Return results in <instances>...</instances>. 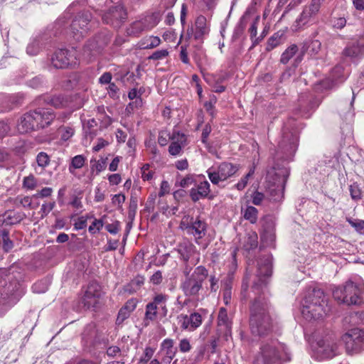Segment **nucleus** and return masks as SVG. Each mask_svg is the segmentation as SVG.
<instances>
[{
	"label": "nucleus",
	"instance_id": "obj_28",
	"mask_svg": "<svg viewBox=\"0 0 364 364\" xmlns=\"http://www.w3.org/2000/svg\"><path fill=\"white\" fill-rule=\"evenodd\" d=\"M241 213L243 218L250 223L255 224L257 223L258 218V210L256 208L248 205L245 208H242Z\"/></svg>",
	"mask_w": 364,
	"mask_h": 364
},
{
	"label": "nucleus",
	"instance_id": "obj_33",
	"mask_svg": "<svg viewBox=\"0 0 364 364\" xmlns=\"http://www.w3.org/2000/svg\"><path fill=\"white\" fill-rule=\"evenodd\" d=\"M85 157L81 154L73 157L68 167L69 172L74 174L75 169L81 168L85 165Z\"/></svg>",
	"mask_w": 364,
	"mask_h": 364
},
{
	"label": "nucleus",
	"instance_id": "obj_41",
	"mask_svg": "<svg viewBox=\"0 0 364 364\" xmlns=\"http://www.w3.org/2000/svg\"><path fill=\"white\" fill-rule=\"evenodd\" d=\"M321 48V43L318 40H313L307 47V52L311 56L316 55Z\"/></svg>",
	"mask_w": 364,
	"mask_h": 364
},
{
	"label": "nucleus",
	"instance_id": "obj_49",
	"mask_svg": "<svg viewBox=\"0 0 364 364\" xmlns=\"http://www.w3.org/2000/svg\"><path fill=\"white\" fill-rule=\"evenodd\" d=\"M168 55V51L166 49H161L154 51L149 59L154 60H162Z\"/></svg>",
	"mask_w": 364,
	"mask_h": 364
},
{
	"label": "nucleus",
	"instance_id": "obj_20",
	"mask_svg": "<svg viewBox=\"0 0 364 364\" xmlns=\"http://www.w3.org/2000/svg\"><path fill=\"white\" fill-rule=\"evenodd\" d=\"M191 32L195 40L201 41L204 36L207 35L209 32L206 18L203 16H198L195 21V28H191V31L188 30V36L191 35Z\"/></svg>",
	"mask_w": 364,
	"mask_h": 364
},
{
	"label": "nucleus",
	"instance_id": "obj_15",
	"mask_svg": "<svg viewBox=\"0 0 364 364\" xmlns=\"http://www.w3.org/2000/svg\"><path fill=\"white\" fill-rule=\"evenodd\" d=\"M102 295V287L97 282H91L87 286L82 297V303L87 309L97 307Z\"/></svg>",
	"mask_w": 364,
	"mask_h": 364
},
{
	"label": "nucleus",
	"instance_id": "obj_23",
	"mask_svg": "<svg viewBox=\"0 0 364 364\" xmlns=\"http://www.w3.org/2000/svg\"><path fill=\"white\" fill-rule=\"evenodd\" d=\"M210 192V184L207 181L200 182L190 191V197L193 202L206 198Z\"/></svg>",
	"mask_w": 364,
	"mask_h": 364
},
{
	"label": "nucleus",
	"instance_id": "obj_54",
	"mask_svg": "<svg viewBox=\"0 0 364 364\" xmlns=\"http://www.w3.org/2000/svg\"><path fill=\"white\" fill-rule=\"evenodd\" d=\"M55 205V203L54 201L42 204L41 208V213L42 217L46 216L50 212H51L54 208Z\"/></svg>",
	"mask_w": 364,
	"mask_h": 364
},
{
	"label": "nucleus",
	"instance_id": "obj_61",
	"mask_svg": "<svg viewBox=\"0 0 364 364\" xmlns=\"http://www.w3.org/2000/svg\"><path fill=\"white\" fill-rule=\"evenodd\" d=\"M168 139H171V136L165 132H161L159 135L158 142L161 146H164L167 144Z\"/></svg>",
	"mask_w": 364,
	"mask_h": 364
},
{
	"label": "nucleus",
	"instance_id": "obj_24",
	"mask_svg": "<svg viewBox=\"0 0 364 364\" xmlns=\"http://www.w3.org/2000/svg\"><path fill=\"white\" fill-rule=\"evenodd\" d=\"M171 143L168 147V152L172 156H178L182 150V147L186 144V136L179 132H174L171 136Z\"/></svg>",
	"mask_w": 364,
	"mask_h": 364
},
{
	"label": "nucleus",
	"instance_id": "obj_3",
	"mask_svg": "<svg viewBox=\"0 0 364 364\" xmlns=\"http://www.w3.org/2000/svg\"><path fill=\"white\" fill-rule=\"evenodd\" d=\"M269 305L264 297L259 295L250 307V326L252 334L263 336L272 329Z\"/></svg>",
	"mask_w": 364,
	"mask_h": 364
},
{
	"label": "nucleus",
	"instance_id": "obj_48",
	"mask_svg": "<svg viewBox=\"0 0 364 364\" xmlns=\"http://www.w3.org/2000/svg\"><path fill=\"white\" fill-rule=\"evenodd\" d=\"M40 50V43L38 40L31 42L26 48V52L30 55H36Z\"/></svg>",
	"mask_w": 364,
	"mask_h": 364
},
{
	"label": "nucleus",
	"instance_id": "obj_51",
	"mask_svg": "<svg viewBox=\"0 0 364 364\" xmlns=\"http://www.w3.org/2000/svg\"><path fill=\"white\" fill-rule=\"evenodd\" d=\"M351 198L353 200H358L361 198V191L357 183H353L349 187Z\"/></svg>",
	"mask_w": 364,
	"mask_h": 364
},
{
	"label": "nucleus",
	"instance_id": "obj_10",
	"mask_svg": "<svg viewBox=\"0 0 364 364\" xmlns=\"http://www.w3.org/2000/svg\"><path fill=\"white\" fill-rule=\"evenodd\" d=\"M323 1L311 0L309 4L304 7L302 12L294 21V26L296 31L304 28L305 26L314 22Z\"/></svg>",
	"mask_w": 364,
	"mask_h": 364
},
{
	"label": "nucleus",
	"instance_id": "obj_8",
	"mask_svg": "<svg viewBox=\"0 0 364 364\" xmlns=\"http://www.w3.org/2000/svg\"><path fill=\"white\" fill-rule=\"evenodd\" d=\"M348 354L359 353L364 350V330L358 328L348 331L341 336Z\"/></svg>",
	"mask_w": 364,
	"mask_h": 364
},
{
	"label": "nucleus",
	"instance_id": "obj_32",
	"mask_svg": "<svg viewBox=\"0 0 364 364\" xmlns=\"http://www.w3.org/2000/svg\"><path fill=\"white\" fill-rule=\"evenodd\" d=\"M283 36L284 33L281 31L274 33L267 41L266 50L270 51L280 45L283 41Z\"/></svg>",
	"mask_w": 364,
	"mask_h": 364
},
{
	"label": "nucleus",
	"instance_id": "obj_40",
	"mask_svg": "<svg viewBox=\"0 0 364 364\" xmlns=\"http://www.w3.org/2000/svg\"><path fill=\"white\" fill-rule=\"evenodd\" d=\"M167 300V296L159 294L154 297L153 301L150 302L154 304L156 307L161 308L162 310L166 311V302Z\"/></svg>",
	"mask_w": 364,
	"mask_h": 364
},
{
	"label": "nucleus",
	"instance_id": "obj_7",
	"mask_svg": "<svg viewBox=\"0 0 364 364\" xmlns=\"http://www.w3.org/2000/svg\"><path fill=\"white\" fill-rule=\"evenodd\" d=\"M208 277V271L203 266L195 268L191 276L185 278L181 284V289L186 296L195 297L202 289L203 283Z\"/></svg>",
	"mask_w": 364,
	"mask_h": 364
},
{
	"label": "nucleus",
	"instance_id": "obj_16",
	"mask_svg": "<svg viewBox=\"0 0 364 364\" xmlns=\"http://www.w3.org/2000/svg\"><path fill=\"white\" fill-rule=\"evenodd\" d=\"M91 18V14L88 11L80 12L75 17L70 27L76 40L79 41L87 33Z\"/></svg>",
	"mask_w": 364,
	"mask_h": 364
},
{
	"label": "nucleus",
	"instance_id": "obj_12",
	"mask_svg": "<svg viewBox=\"0 0 364 364\" xmlns=\"http://www.w3.org/2000/svg\"><path fill=\"white\" fill-rule=\"evenodd\" d=\"M108 42L109 40L105 35H99L89 40L82 48V57L87 62L92 61L101 53Z\"/></svg>",
	"mask_w": 364,
	"mask_h": 364
},
{
	"label": "nucleus",
	"instance_id": "obj_59",
	"mask_svg": "<svg viewBox=\"0 0 364 364\" xmlns=\"http://www.w3.org/2000/svg\"><path fill=\"white\" fill-rule=\"evenodd\" d=\"M264 198V196L262 193L255 191L252 195V203L255 205H259Z\"/></svg>",
	"mask_w": 364,
	"mask_h": 364
},
{
	"label": "nucleus",
	"instance_id": "obj_9",
	"mask_svg": "<svg viewBox=\"0 0 364 364\" xmlns=\"http://www.w3.org/2000/svg\"><path fill=\"white\" fill-rule=\"evenodd\" d=\"M78 63L77 52L74 48L57 50L51 58V64L57 69L74 67Z\"/></svg>",
	"mask_w": 364,
	"mask_h": 364
},
{
	"label": "nucleus",
	"instance_id": "obj_6",
	"mask_svg": "<svg viewBox=\"0 0 364 364\" xmlns=\"http://www.w3.org/2000/svg\"><path fill=\"white\" fill-rule=\"evenodd\" d=\"M362 293V284L355 283L349 279L343 287H336L333 291V296L335 300L340 303L357 305L361 302Z\"/></svg>",
	"mask_w": 364,
	"mask_h": 364
},
{
	"label": "nucleus",
	"instance_id": "obj_18",
	"mask_svg": "<svg viewBox=\"0 0 364 364\" xmlns=\"http://www.w3.org/2000/svg\"><path fill=\"white\" fill-rule=\"evenodd\" d=\"M316 346V352L321 359L331 358L337 353V344L330 337L318 340Z\"/></svg>",
	"mask_w": 364,
	"mask_h": 364
},
{
	"label": "nucleus",
	"instance_id": "obj_21",
	"mask_svg": "<svg viewBox=\"0 0 364 364\" xmlns=\"http://www.w3.org/2000/svg\"><path fill=\"white\" fill-rule=\"evenodd\" d=\"M160 351L162 355L161 363L169 364L177 352V348L174 346L173 340L171 338L164 339L161 343Z\"/></svg>",
	"mask_w": 364,
	"mask_h": 364
},
{
	"label": "nucleus",
	"instance_id": "obj_29",
	"mask_svg": "<svg viewBox=\"0 0 364 364\" xmlns=\"http://www.w3.org/2000/svg\"><path fill=\"white\" fill-rule=\"evenodd\" d=\"M25 217L26 215L23 213L8 211L5 214L4 223L6 225L17 224L23 220Z\"/></svg>",
	"mask_w": 364,
	"mask_h": 364
},
{
	"label": "nucleus",
	"instance_id": "obj_5",
	"mask_svg": "<svg viewBox=\"0 0 364 364\" xmlns=\"http://www.w3.org/2000/svg\"><path fill=\"white\" fill-rule=\"evenodd\" d=\"M290 353L284 344L277 340L263 343L254 364H279L280 361L290 360Z\"/></svg>",
	"mask_w": 364,
	"mask_h": 364
},
{
	"label": "nucleus",
	"instance_id": "obj_45",
	"mask_svg": "<svg viewBox=\"0 0 364 364\" xmlns=\"http://www.w3.org/2000/svg\"><path fill=\"white\" fill-rule=\"evenodd\" d=\"M15 204L17 206L31 208L32 200L30 196H18L15 199Z\"/></svg>",
	"mask_w": 364,
	"mask_h": 364
},
{
	"label": "nucleus",
	"instance_id": "obj_17",
	"mask_svg": "<svg viewBox=\"0 0 364 364\" xmlns=\"http://www.w3.org/2000/svg\"><path fill=\"white\" fill-rule=\"evenodd\" d=\"M181 225L188 235L194 237L197 242L198 240L202 239L206 235L208 225L204 220H201L198 217L196 218L192 217L187 223L182 220Z\"/></svg>",
	"mask_w": 364,
	"mask_h": 364
},
{
	"label": "nucleus",
	"instance_id": "obj_63",
	"mask_svg": "<svg viewBox=\"0 0 364 364\" xmlns=\"http://www.w3.org/2000/svg\"><path fill=\"white\" fill-rule=\"evenodd\" d=\"M53 193V188L50 187H45L42 188L38 193H36L33 196L36 198H46L50 196Z\"/></svg>",
	"mask_w": 364,
	"mask_h": 364
},
{
	"label": "nucleus",
	"instance_id": "obj_1",
	"mask_svg": "<svg viewBox=\"0 0 364 364\" xmlns=\"http://www.w3.org/2000/svg\"><path fill=\"white\" fill-rule=\"evenodd\" d=\"M298 146V137L291 132L283 130L282 138L278 144V149L274 156V164L267 171V182L269 199L279 202L284 198V191L289 170L282 163H289L294 159Z\"/></svg>",
	"mask_w": 364,
	"mask_h": 364
},
{
	"label": "nucleus",
	"instance_id": "obj_56",
	"mask_svg": "<svg viewBox=\"0 0 364 364\" xmlns=\"http://www.w3.org/2000/svg\"><path fill=\"white\" fill-rule=\"evenodd\" d=\"M141 177L144 181H149L153 178V173L149 171L148 164H144L141 168Z\"/></svg>",
	"mask_w": 364,
	"mask_h": 364
},
{
	"label": "nucleus",
	"instance_id": "obj_4",
	"mask_svg": "<svg viewBox=\"0 0 364 364\" xmlns=\"http://www.w3.org/2000/svg\"><path fill=\"white\" fill-rule=\"evenodd\" d=\"M55 118V114L48 108L39 107L26 112L19 119L17 129L20 134L45 129L50 126Z\"/></svg>",
	"mask_w": 364,
	"mask_h": 364
},
{
	"label": "nucleus",
	"instance_id": "obj_30",
	"mask_svg": "<svg viewBox=\"0 0 364 364\" xmlns=\"http://www.w3.org/2000/svg\"><path fill=\"white\" fill-rule=\"evenodd\" d=\"M141 92H139L136 88L132 89L128 93V97L130 100H134V102H130L127 106L128 108L133 109L134 108H138L142 105V100L141 98Z\"/></svg>",
	"mask_w": 364,
	"mask_h": 364
},
{
	"label": "nucleus",
	"instance_id": "obj_37",
	"mask_svg": "<svg viewBox=\"0 0 364 364\" xmlns=\"http://www.w3.org/2000/svg\"><path fill=\"white\" fill-rule=\"evenodd\" d=\"M255 171V166H252L250 168L249 172L245 176H243L237 183L235 184V187L237 190L242 191L246 187L249 179L253 176Z\"/></svg>",
	"mask_w": 364,
	"mask_h": 364
},
{
	"label": "nucleus",
	"instance_id": "obj_13",
	"mask_svg": "<svg viewBox=\"0 0 364 364\" xmlns=\"http://www.w3.org/2000/svg\"><path fill=\"white\" fill-rule=\"evenodd\" d=\"M272 257L265 255L258 262V277L259 283H255L252 289L255 294H260L263 287L266 285L265 279L272 275Z\"/></svg>",
	"mask_w": 364,
	"mask_h": 364
},
{
	"label": "nucleus",
	"instance_id": "obj_25",
	"mask_svg": "<svg viewBox=\"0 0 364 364\" xmlns=\"http://www.w3.org/2000/svg\"><path fill=\"white\" fill-rule=\"evenodd\" d=\"M363 50V46L358 41L350 43L343 50V55L346 57L356 58L359 56Z\"/></svg>",
	"mask_w": 364,
	"mask_h": 364
},
{
	"label": "nucleus",
	"instance_id": "obj_36",
	"mask_svg": "<svg viewBox=\"0 0 364 364\" xmlns=\"http://www.w3.org/2000/svg\"><path fill=\"white\" fill-rule=\"evenodd\" d=\"M144 27H146V26L143 25L141 19L136 21L128 28L127 33L129 36H137L142 31H146Z\"/></svg>",
	"mask_w": 364,
	"mask_h": 364
},
{
	"label": "nucleus",
	"instance_id": "obj_46",
	"mask_svg": "<svg viewBox=\"0 0 364 364\" xmlns=\"http://www.w3.org/2000/svg\"><path fill=\"white\" fill-rule=\"evenodd\" d=\"M36 161L39 166L45 168L49 164L50 157L46 153L41 151L38 154Z\"/></svg>",
	"mask_w": 364,
	"mask_h": 364
},
{
	"label": "nucleus",
	"instance_id": "obj_31",
	"mask_svg": "<svg viewBox=\"0 0 364 364\" xmlns=\"http://www.w3.org/2000/svg\"><path fill=\"white\" fill-rule=\"evenodd\" d=\"M158 309L154 304L150 302L146 304L144 319L146 326L149 325L150 321H153L156 318Z\"/></svg>",
	"mask_w": 364,
	"mask_h": 364
},
{
	"label": "nucleus",
	"instance_id": "obj_62",
	"mask_svg": "<svg viewBox=\"0 0 364 364\" xmlns=\"http://www.w3.org/2000/svg\"><path fill=\"white\" fill-rule=\"evenodd\" d=\"M170 191V186L168 181H163L161 183L160 190L158 193L159 197H163Z\"/></svg>",
	"mask_w": 364,
	"mask_h": 364
},
{
	"label": "nucleus",
	"instance_id": "obj_26",
	"mask_svg": "<svg viewBox=\"0 0 364 364\" xmlns=\"http://www.w3.org/2000/svg\"><path fill=\"white\" fill-rule=\"evenodd\" d=\"M160 43L159 37L149 36L142 38L139 43V46L141 49H151L159 46Z\"/></svg>",
	"mask_w": 364,
	"mask_h": 364
},
{
	"label": "nucleus",
	"instance_id": "obj_57",
	"mask_svg": "<svg viewBox=\"0 0 364 364\" xmlns=\"http://www.w3.org/2000/svg\"><path fill=\"white\" fill-rule=\"evenodd\" d=\"M32 289L35 293H43L48 289V285L43 282H38L32 286Z\"/></svg>",
	"mask_w": 364,
	"mask_h": 364
},
{
	"label": "nucleus",
	"instance_id": "obj_53",
	"mask_svg": "<svg viewBox=\"0 0 364 364\" xmlns=\"http://www.w3.org/2000/svg\"><path fill=\"white\" fill-rule=\"evenodd\" d=\"M212 131L211 126L209 123L206 124L202 131L201 141L205 145L208 144V139Z\"/></svg>",
	"mask_w": 364,
	"mask_h": 364
},
{
	"label": "nucleus",
	"instance_id": "obj_27",
	"mask_svg": "<svg viewBox=\"0 0 364 364\" xmlns=\"http://www.w3.org/2000/svg\"><path fill=\"white\" fill-rule=\"evenodd\" d=\"M196 252V247L193 244H186L180 246L178 253L180 258L185 262L188 263L191 257Z\"/></svg>",
	"mask_w": 364,
	"mask_h": 364
},
{
	"label": "nucleus",
	"instance_id": "obj_14",
	"mask_svg": "<svg viewBox=\"0 0 364 364\" xmlns=\"http://www.w3.org/2000/svg\"><path fill=\"white\" fill-rule=\"evenodd\" d=\"M126 18L127 12L122 4L112 6L102 15V21L114 28H119Z\"/></svg>",
	"mask_w": 364,
	"mask_h": 364
},
{
	"label": "nucleus",
	"instance_id": "obj_52",
	"mask_svg": "<svg viewBox=\"0 0 364 364\" xmlns=\"http://www.w3.org/2000/svg\"><path fill=\"white\" fill-rule=\"evenodd\" d=\"M62 134H61V139L63 141H67L70 138H71L74 134V129L70 127H64L61 128Z\"/></svg>",
	"mask_w": 364,
	"mask_h": 364
},
{
	"label": "nucleus",
	"instance_id": "obj_35",
	"mask_svg": "<svg viewBox=\"0 0 364 364\" xmlns=\"http://www.w3.org/2000/svg\"><path fill=\"white\" fill-rule=\"evenodd\" d=\"M258 245V237L256 232L248 234V236L245 240L243 247L245 250L250 251L255 249Z\"/></svg>",
	"mask_w": 364,
	"mask_h": 364
},
{
	"label": "nucleus",
	"instance_id": "obj_64",
	"mask_svg": "<svg viewBox=\"0 0 364 364\" xmlns=\"http://www.w3.org/2000/svg\"><path fill=\"white\" fill-rule=\"evenodd\" d=\"M43 82L44 80L43 77L36 76L29 81L28 85L33 88H38L43 83Z\"/></svg>",
	"mask_w": 364,
	"mask_h": 364
},
{
	"label": "nucleus",
	"instance_id": "obj_22",
	"mask_svg": "<svg viewBox=\"0 0 364 364\" xmlns=\"http://www.w3.org/2000/svg\"><path fill=\"white\" fill-rule=\"evenodd\" d=\"M18 288L16 283L13 287L11 284L4 287V291L1 293V302L4 305L9 306L15 304L19 299V294L17 293Z\"/></svg>",
	"mask_w": 364,
	"mask_h": 364
},
{
	"label": "nucleus",
	"instance_id": "obj_11",
	"mask_svg": "<svg viewBox=\"0 0 364 364\" xmlns=\"http://www.w3.org/2000/svg\"><path fill=\"white\" fill-rule=\"evenodd\" d=\"M238 171V166L229 162L221 163L217 168L211 167L207 170V174L211 183L218 185L232 176Z\"/></svg>",
	"mask_w": 364,
	"mask_h": 364
},
{
	"label": "nucleus",
	"instance_id": "obj_58",
	"mask_svg": "<svg viewBox=\"0 0 364 364\" xmlns=\"http://www.w3.org/2000/svg\"><path fill=\"white\" fill-rule=\"evenodd\" d=\"M105 229L111 234L116 235L120 230V224L119 221L105 225Z\"/></svg>",
	"mask_w": 364,
	"mask_h": 364
},
{
	"label": "nucleus",
	"instance_id": "obj_42",
	"mask_svg": "<svg viewBox=\"0 0 364 364\" xmlns=\"http://www.w3.org/2000/svg\"><path fill=\"white\" fill-rule=\"evenodd\" d=\"M141 21L143 22V25L146 26V27H144L146 31L151 30L155 27L159 22L154 15H149L141 18Z\"/></svg>",
	"mask_w": 364,
	"mask_h": 364
},
{
	"label": "nucleus",
	"instance_id": "obj_38",
	"mask_svg": "<svg viewBox=\"0 0 364 364\" xmlns=\"http://www.w3.org/2000/svg\"><path fill=\"white\" fill-rule=\"evenodd\" d=\"M0 240L2 242L3 249L6 252H9L13 248V242L9 239V232L6 230H3L1 232Z\"/></svg>",
	"mask_w": 364,
	"mask_h": 364
},
{
	"label": "nucleus",
	"instance_id": "obj_44",
	"mask_svg": "<svg viewBox=\"0 0 364 364\" xmlns=\"http://www.w3.org/2000/svg\"><path fill=\"white\" fill-rule=\"evenodd\" d=\"M50 103L55 108H63L67 106L68 101L63 96L56 95L52 97Z\"/></svg>",
	"mask_w": 364,
	"mask_h": 364
},
{
	"label": "nucleus",
	"instance_id": "obj_43",
	"mask_svg": "<svg viewBox=\"0 0 364 364\" xmlns=\"http://www.w3.org/2000/svg\"><path fill=\"white\" fill-rule=\"evenodd\" d=\"M218 324L219 326H224L226 328L229 327V319H228L227 311L223 307L220 309L218 316Z\"/></svg>",
	"mask_w": 364,
	"mask_h": 364
},
{
	"label": "nucleus",
	"instance_id": "obj_19",
	"mask_svg": "<svg viewBox=\"0 0 364 364\" xmlns=\"http://www.w3.org/2000/svg\"><path fill=\"white\" fill-rule=\"evenodd\" d=\"M178 323L183 330L193 331L202 323V316L197 312L190 315L180 314L178 316Z\"/></svg>",
	"mask_w": 364,
	"mask_h": 364
},
{
	"label": "nucleus",
	"instance_id": "obj_50",
	"mask_svg": "<svg viewBox=\"0 0 364 364\" xmlns=\"http://www.w3.org/2000/svg\"><path fill=\"white\" fill-rule=\"evenodd\" d=\"M103 221L100 219H95L89 227V232L92 234L98 232L103 227Z\"/></svg>",
	"mask_w": 364,
	"mask_h": 364
},
{
	"label": "nucleus",
	"instance_id": "obj_34",
	"mask_svg": "<svg viewBox=\"0 0 364 364\" xmlns=\"http://www.w3.org/2000/svg\"><path fill=\"white\" fill-rule=\"evenodd\" d=\"M298 52V47L296 44H292L289 46L282 54L280 62L282 64H287L292 58L294 55Z\"/></svg>",
	"mask_w": 364,
	"mask_h": 364
},
{
	"label": "nucleus",
	"instance_id": "obj_60",
	"mask_svg": "<svg viewBox=\"0 0 364 364\" xmlns=\"http://www.w3.org/2000/svg\"><path fill=\"white\" fill-rule=\"evenodd\" d=\"M125 201V196L124 194H115L112 198V203L114 205L122 207V205Z\"/></svg>",
	"mask_w": 364,
	"mask_h": 364
},
{
	"label": "nucleus",
	"instance_id": "obj_55",
	"mask_svg": "<svg viewBox=\"0 0 364 364\" xmlns=\"http://www.w3.org/2000/svg\"><path fill=\"white\" fill-rule=\"evenodd\" d=\"M154 350L151 347H146L144 349V353L140 358V363H147L153 356Z\"/></svg>",
	"mask_w": 364,
	"mask_h": 364
},
{
	"label": "nucleus",
	"instance_id": "obj_2",
	"mask_svg": "<svg viewBox=\"0 0 364 364\" xmlns=\"http://www.w3.org/2000/svg\"><path fill=\"white\" fill-rule=\"evenodd\" d=\"M330 311L324 292L320 289L309 290L301 301V314L307 321L323 318Z\"/></svg>",
	"mask_w": 364,
	"mask_h": 364
},
{
	"label": "nucleus",
	"instance_id": "obj_39",
	"mask_svg": "<svg viewBox=\"0 0 364 364\" xmlns=\"http://www.w3.org/2000/svg\"><path fill=\"white\" fill-rule=\"evenodd\" d=\"M38 186V181L33 176L29 175L28 176L24 177L23 180V187L27 190H34Z\"/></svg>",
	"mask_w": 364,
	"mask_h": 364
},
{
	"label": "nucleus",
	"instance_id": "obj_47",
	"mask_svg": "<svg viewBox=\"0 0 364 364\" xmlns=\"http://www.w3.org/2000/svg\"><path fill=\"white\" fill-rule=\"evenodd\" d=\"M347 221L355 229L356 231L364 234V220L358 219H348Z\"/></svg>",
	"mask_w": 364,
	"mask_h": 364
}]
</instances>
